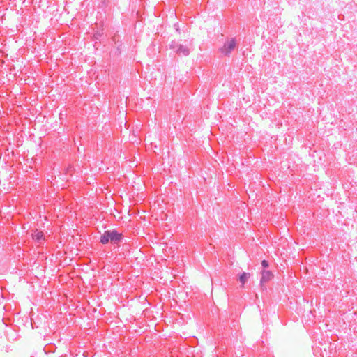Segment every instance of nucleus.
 <instances>
[{
	"label": "nucleus",
	"instance_id": "3",
	"mask_svg": "<svg viewBox=\"0 0 357 357\" xmlns=\"http://www.w3.org/2000/svg\"><path fill=\"white\" fill-rule=\"evenodd\" d=\"M261 274L260 286L264 290L266 289L265 284L273 278V275L271 271L267 270H262Z\"/></svg>",
	"mask_w": 357,
	"mask_h": 357
},
{
	"label": "nucleus",
	"instance_id": "6",
	"mask_svg": "<svg viewBox=\"0 0 357 357\" xmlns=\"http://www.w3.org/2000/svg\"><path fill=\"white\" fill-rule=\"evenodd\" d=\"M110 231H105L100 238V243L102 244H106L110 241Z\"/></svg>",
	"mask_w": 357,
	"mask_h": 357
},
{
	"label": "nucleus",
	"instance_id": "8",
	"mask_svg": "<svg viewBox=\"0 0 357 357\" xmlns=\"http://www.w3.org/2000/svg\"><path fill=\"white\" fill-rule=\"evenodd\" d=\"M261 265H262V266H263L264 268H266V267H268V261H266V260H263V261H261Z\"/></svg>",
	"mask_w": 357,
	"mask_h": 357
},
{
	"label": "nucleus",
	"instance_id": "7",
	"mask_svg": "<svg viewBox=\"0 0 357 357\" xmlns=\"http://www.w3.org/2000/svg\"><path fill=\"white\" fill-rule=\"evenodd\" d=\"M249 277H250V273H248L243 272L242 274H241V275L239 277V280H240L241 283L242 284V285H243L246 282V281Z\"/></svg>",
	"mask_w": 357,
	"mask_h": 357
},
{
	"label": "nucleus",
	"instance_id": "1",
	"mask_svg": "<svg viewBox=\"0 0 357 357\" xmlns=\"http://www.w3.org/2000/svg\"><path fill=\"white\" fill-rule=\"evenodd\" d=\"M170 49L173 50L176 54L183 56H188L190 54L191 48L187 45L181 44L176 40H173L169 44Z\"/></svg>",
	"mask_w": 357,
	"mask_h": 357
},
{
	"label": "nucleus",
	"instance_id": "4",
	"mask_svg": "<svg viewBox=\"0 0 357 357\" xmlns=\"http://www.w3.org/2000/svg\"><path fill=\"white\" fill-rule=\"evenodd\" d=\"M32 238L36 243H42L45 239L43 232L38 231V229L33 231V233L32 234Z\"/></svg>",
	"mask_w": 357,
	"mask_h": 357
},
{
	"label": "nucleus",
	"instance_id": "2",
	"mask_svg": "<svg viewBox=\"0 0 357 357\" xmlns=\"http://www.w3.org/2000/svg\"><path fill=\"white\" fill-rule=\"evenodd\" d=\"M236 45L235 38H231L224 43L222 47L220 49V52L224 55H229L235 48Z\"/></svg>",
	"mask_w": 357,
	"mask_h": 357
},
{
	"label": "nucleus",
	"instance_id": "5",
	"mask_svg": "<svg viewBox=\"0 0 357 357\" xmlns=\"http://www.w3.org/2000/svg\"><path fill=\"white\" fill-rule=\"evenodd\" d=\"M110 241L114 243H117L122 238L121 234L117 232L116 230L110 231Z\"/></svg>",
	"mask_w": 357,
	"mask_h": 357
}]
</instances>
